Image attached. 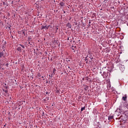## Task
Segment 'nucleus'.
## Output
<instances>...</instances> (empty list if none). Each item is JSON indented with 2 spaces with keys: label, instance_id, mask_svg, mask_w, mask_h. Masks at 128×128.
<instances>
[{
  "label": "nucleus",
  "instance_id": "nucleus-1",
  "mask_svg": "<svg viewBox=\"0 0 128 128\" xmlns=\"http://www.w3.org/2000/svg\"><path fill=\"white\" fill-rule=\"evenodd\" d=\"M118 118H120V120H122V122H126V120H128V116L126 115V114L124 113V112H122V114H121V115Z\"/></svg>",
  "mask_w": 128,
  "mask_h": 128
},
{
  "label": "nucleus",
  "instance_id": "nucleus-2",
  "mask_svg": "<svg viewBox=\"0 0 128 128\" xmlns=\"http://www.w3.org/2000/svg\"><path fill=\"white\" fill-rule=\"evenodd\" d=\"M122 110L121 109H118L115 112L114 116H122Z\"/></svg>",
  "mask_w": 128,
  "mask_h": 128
},
{
  "label": "nucleus",
  "instance_id": "nucleus-3",
  "mask_svg": "<svg viewBox=\"0 0 128 128\" xmlns=\"http://www.w3.org/2000/svg\"><path fill=\"white\" fill-rule=\"evenodd\" d=\"M92 59H94V58L92 57V56H87L86 58H85V60H86V64H88V60L90 62H92Z\"/></svg>",
  "mask_w": 128,
  "mask_h": 128
},
{
  "label": "nucleus",
  "instance_id": "nucleus-4",
  "mask_svg": "<svg viewBox=\"0 0 128 128\" xmlns=\"http://www.w3.org/2000/svg\"><path fill=\"white\" fill-rule=\"evenodd\" d=\"M50 28V25L46 26H42V30H48V28Z\"/></svg>",
  "mask_w": 128,
  "mask_h": 128
},
{
  "label": "nucleus",
  "instance_id": "nucleus-5",
  "mask_svg": "<svg viewBox=\"0 0 128 128\" xmlns=\"http://www.w3.org/2000/svg\"><path fill=\"white\" fill-rule=\"evenodd\" d=\"M126 108L127 109L124 112H123V114H124L126 116H128V106H126Z\"/></svg>",
  "mask_w": 128,
  "mask_h": 128
},
{
  "label": "nucleus",
  "instance_id": "nucleus-6",
  "mask_svg": "<svg viewBox=\"0 0 128 128\" xmlns=\"http://www.w3.org/2000/svg\"><path fill=\"white\" fill-rule=\"evenodd\" d=\"M112 118H114V116H108V120L110 121V120H112Z\"/></svg>",
  "mask_w": 128,
  "mask_h": 128
},
{
  "label": "nucleus",
  "instance_id": "nucleus-7",
  "mask_svg": "<svg viewBox=\"0 0 128 128\" xmlns=\"http://www.w3.org/2000/svg\"><path fill=\"white\" fill-rule=\"evenodd\" d=\"M120 70H121V72H124V66H122L120 68Z\"/></svg>",
  "mask_w": 128,
  "mask_h": 128
},
{
  "label": "nucleus",
  "instance_id": "nucleus-8",
  "mask_svg": "<svg viewBox=\"0 0 128 128\" xmlns=\"http://www.w3.org/2000/svg\"><path fill=\"white\" fill-rule=\"evenodd\" d=\"M67 28H72V24H70V23H68L67 24Z\"/></svg>",
  "mask_w": 128,
  "mask_h": 128
},
{
  "label": "nucleus",
  "instance_id": "nucleus-9",
  "mask_svg": "<svg viewBox=\"0 0 128 128\" xmlns=\"http://www.w3.org/2000/svg\"><path fill=\"white\" fill-rule=\"evenodd\" d=\"M126 98H127V96L126 94L125 96H123L122 98L123 100H126Z\"/></svg>",
  "mask_w": 128,
  "mask_h": 128
},
{
  "label": "nucleus",
  "instance_id": "nucleus-10",
  "mask_svg": "<svg viewBox=\"0 0 128 128\" xmlns=\"http://www.w3.org/2000/svg\"><path fill=\"white\" fill-rule=\"evenodd\" d=\"M4 54V52H0V58H2Z\"/></svg>",
  "mask_w": 128,
  "mask_h": 128
},
{
  "label": "nucleus",
  "instance_id": "nucleus-11",
  "mask_svg": "<svg viewBox=\"0 0 128 128\" xmlns=\"http://www.w3.org/2000/svg\"><path fill=\"white\" fill-rule=\"evenodd\" d=\"M60 5L61 6H64V2H60Z\"/></svg>",
  "mask_w": 128,
  "mask_h": 128
},
{
  "label": "nucleus",
  "instance_id": "nucleus-12",
  "mask_svg": "<svg viewBox=\"0 0 128 128\" xmlns=\"http://www.w3.org/2000/svg\"><path fill=\"white\" fill-rule=\"evenodd\" d=\"M17 50H18V52H20V50H22V47L20 46V47H18L16 48Z\"/></svg>",
  "mask_w": 128,
  "mask_h": 128
},
{
  "label": "nucleus",
  "instance_id": "nucleus-13",
  "mask_svg": "<svg viewBox=\"0 0 128 128\" xmlns=\"http://www.w3.org/2000/svg\"><path fill=\"white\" fill-rule=\"evenodd\" d=\"M86 110V107H82L81 108V112H82L83 110Z\"/></svg>",
  "mask_w": 128,
  "mask_h": 128
},
{
  "label": "nucleus",
  "instance_id": "nucleus-14",
  "mask_svg": "<svg viewBox=\"0 0 128 128\" xmlns=\"http://www.w3.org/2000/svg\"><path fill=\"white\" fill-rule=\"evenodd\" d=\"M4 92H5L6 94H8V91L6 90H3Z\"/></svg>",
  "mask_w": 128,
  "mask_h": 128
},
{
  "label": "nucleus",
  "instance_id": "nucleus-15",
  "mask_svg": "<svg viewBox=\"0 0 128 128\" xmlns=\"http://www.w3.org/2000/svg\"><path fill=\"white\" fill-rule=\"evenodd\" d=\"M49 78H50H50H52V74L51 75L50 74L49 75Z\"/></svg>",
  "mask_w": 128,
  "mask_h": 128
},
{
  "label": "nucleus",
  "instance_id": "nucleus-16",
  "mask_svg": "<svg viewBox=\"0 0 128 128\" xmlns=\"http://www.w3.org/2000/svg\"><path fill=\"white\" fill-rule=\"evenodd\" d=\"M74 48H76V46H72V47L71 48H72V50H74Z\"/></svg>",
  "mask_w": 128,
  "mask_h": 128
},
{
  "label": "nucleus",
  "instance_id": "nucleus-17",
  "mask_svg": "<svg viewBox=\"0 0 128 128\" xmlns=\"http://www.w3.org/2000/svg\"><path fill=\"white\" fill-rule=\"evenodd\" d=\"M67 40H70V42H72V38H70V37H68V38Z\"/></svg>",
  "mask_w": 128,
  "mask_h": 128
},
{
  "label": "nucleus",
  "instance_id": "nucleus-18",
  "mask_svg": "<svg viewBox=\"0 0 128 128\" xmlns=\"http://www.w3.org/2000/svg\"><path fill=\"white\" fill-rule=\"evenodd\" d=\"M48 82H50V80H48L46 82V84H48Z\"/></svg>",
  "mask_w": 128,
  "mask_h": 128
},
{
  "label": "nucleus",
  "instance_id": "nucleus-19",
  "mask_svg": "<svg viewBox=\"0 0 128 128\" xmlns=\"http://www.w3.org/2000/svg\"><path fill=\"white\" fill-rule=\"evenodd\" d=\"M38 76H42V74H41L40 72H38Z\"/></svg>",
  "mask_w": 128,
  "mask_h": 128
},
{
  "label": "nucleus",
  "instance_id": "nucleus-20",
  "mask_svg": "<svg viewBox=\"0 0 128 128\" xmlns=\"http://www.w3.org/2000/svg\"><path fill=\"white\" fill-rule=\"evenodd\" d=\"M20 46L23 48H24V46L20 44Z\"/></svg>",
  "mask_w": 128,
  "mask_h": 128
},
{
  "label": "nucleus",
  "instance_id": "nucleus-21",
  "mask_svg": "<svg viewBox=\"0 0 128 128\" xmlns=\"http://www.w3.org/2000/svg\"><path fill=\"white\" fill-rule=\"evenodd\" d=\"M6 66H8V64H6Z\"/></svg>",
  "mask_w": 128,
  "mask_h": 128
},
{
  "label": "nucleus",
  "instance_id": "nucleus-22",
  "mask_svg": "<svg viewBox=\"0 0 128 128\" xmlns=\"http://www.w3.org/2000/svg\"><path fill=\"white\" fill-rule=\"evenodd\" d=\"M44 78V76H42V78Z\"/></svg>",
  "mask_w": 128,
  "mask_h": 128
},
{
  "label": "nucleus",
  "instance_id": "nucleus-23",
  "mask_svg": "<svg viewBox=\"0 0 128 128\" xmlns=\"http://www.w3.org/2000/svg\"><path fill=\"white\" fill-rule=\"evenodd\" d=\"M64 14H66V11H64Z\"/></svg>",
  "mask_w": 128,
  "mask_h": 128
},
{
  "label": "nucleus",
  "instance_id": "nucleus-24",
  "mask_svg": "<svg viewBox=\"0 0 128 128\" xmlns=\"http://www.w3.org/2000/svg\"><path fill=\"white\" fill-rule=\"evenodd\" d=\"M47 100H48V97H47Z\"/></svg>",
  "mask_w": 128,
  "mask_h": 128
},
{
  "label": "nucleus",
  "instance_id": "nucleus-25",
  "mask_svg": "<svg viewBox=\"0 0 128 128\" xmlns=\"http://www.w3.org/2000/svg\"><path fill=\"white\" fill-rule=\"evenodd\" d=\"M28 44H30V42H29Z\"/></svg>",
  "mask_w": 128,
  "mask_h": 128
},
{
  "label": "nucleus",
  "instance_id": "nucleus-26",
  "mask_svg": "<svg viewBox=\"0 0 128 128\" xmlns=\"http://www.w3.org/2000/svg\"><path fill=\"white\" fill-rule=\"evenodd\" d=\"M23 34H24V32H23Z\"/></svg>",
  "mask_w": 128,
  "mask_h": 128
},
{
  "label": "nucleus",
  "instance_id": "nucleus-27",
  "mask_svg": "<svg viewBox=\"0 0 128 128\" xmlns=\"http://www.w3.org/2000/svg\"><path fill=\"white\" fill-rule=\"evenodd\" d=\"M43 80H44V78L43 79Z\"/></svg>",
  "mask_w": 128,
  "mask_h": 128
},
{
  "label": "nucleus",
  "instance_id": "nucleus-28",
  "mask_svg": "<svg viewBox=\"0 0 128 128\" xmlns=\"http://www.w3.org/2000/svg\"><path fill=\"white\" fill-rule=\"evenodd\" d=\"M56 2V0H54V2Z\"/></svg>",
  "mask_w": 128,
  "mask_h": 128
}]
</instances>
